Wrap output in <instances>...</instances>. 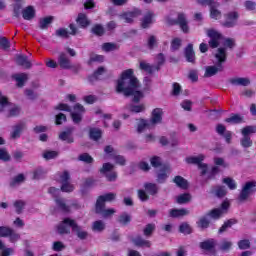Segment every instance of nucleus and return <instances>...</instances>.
Returning a JSON list of instances; mask_svg holds the SVG:
<instances>
[{"label":"nucleus","mask_w":256,"mask_h":256,"mask_svg":"<svg viewBox=\"0 0 256 256\" xmlns=\"http://www.w3.org/2000/svg\"><path fill=\"white\" fill-rule=\"evenodd\" d=\"M13 79L17 82V87H25V82L27 81L28 76L25 73L15 74L13 75Z\"/></svg>","instance_id":"nucleus-33"},{"label":"nucleus","mask_w":256,"mask_h":256,"mask_svg":"<svg viewBox=\"0 0 256 256\" xmlns=\"http://www.w3.org/2000/svg\"><path fill=\"white\" fill-rule=\"evenodd\" d=\"M58 155H59V152L48 150L43 153L42 157L46 159V161H51V159H55L56 157H58Z\"/></svg>","instance_id":"nucleus-49"},{"label":"nucleus","mask_w":256,"mask_h":256,"mask_svg":"<svg viewBox=\"0 0 256 256\" xmlns=\"http://www.w3.org/2000/svg\"><path fill=\"white\" fill-rule=\"evenodd\" d=\"M143 12L139 8H134L132 11H126L120 14V19H123L125 23H133L137 17H141Z\"/></svg>","instance_id":"nucleus-9"},{"label":"nucleus","mask_w":256,"mask_h":256,"mask_svg":"<svg viewBox=\"0 0 256 256\" xmlns=\"http://www.w3.org/2000/svg\"><path fill=\"white\" fill-rule=\"evenodd\" d=\"M0 161H4V163L11 161V155L5 148H0Z\"/></svg>","instance_id":"nucleus-56"},{"label":"nucleus","mask_w":256,"mask_h":256,"mask_svg":"<svg viewBox=\"0 0 256 256\" xmlns=\"http://www.w3.org/2000/svg\"><path fill=\"white\" fill-rule=\"evenodd\" d=\"M189 201H191V194L189 193L180 194L176 199L178 205H185L186 203H189Z\"/></svg>","instance_id":"nucleus-40"},{"label":"nucleus","mask_w":256,"mask_h":256,"mask_svg":"<svg viewBox=\"0 0 256 256\" xmlns=\"http://www.w3.org/2000/svg\"><path fill=\"white\" fill-rule=\"evenodd\" d=\"M238 221L235 218L228 219L223 223V225L219 228L218 233L221 235L225 233L228 229H231L233 225H237Z\"/></svg>","instance_id":"nucleus-20"},{"label":"nucleus","mask_w":256,"mask_h":256,"mask_svg":"<svg viewBox=\"0 0 256 256\" xmlns=\"http://www.w3.org/2000/svg\"><path fill=\"white\" fill-rule=\"evenodd\" d=\"M207 216L215 220L221 219V217H223V210L219 208H214L207 213Z\"/></svg>","instance_id":"nucleus-39"},{"label":"nucleus","mask_w":256,"mask_h":256,"mask_svg":"<svg viewBox=\"0 0 256 256\" xmlns=\"http://www.w3.org/2000/svg\"><path fill=\"white\" fill-rule=\"evenodd\" d=\"M181 48V38H174L171 41V51H179V49Z\"/></svg>","instance_id":"nucleus-61"},{"label":"nucleus","mask_w":256,"mask_h":256,"mask_svg":"<svg viewBox=\"0 0 256 256\" xmlns=\"http://www.w3.org/2000/svg\"><path fill=\"white\" fill-rule=\"evenodd\" d=\"M114 167L115 166L113 164L109 163V162L104 163L102 168L100 169V173L102 175H107V173L113 171Z\"/></svg>","instance_id":"nucleus-58"},{"label":"nucleus","mask_w":256,"mask_h":256,"mask_svg":"<svg viewBox=\"0 0 256 256\" xmlns=\"http://www.w3.org/2000/svg\"><path fill=\"white\" fill-rule=\"evenodd\" d=\"M78 160L82 161L83 163H87V165H91L95 160L92 158L89 153H82L78 156Z\"/></svg>","instance_id":"nucleus-46"},{"label":"nucleus","mask_w":256,"mask_h":256,"mask_svg":"<svg viewBox=\"0 0 256 256\" xmlns=\"http://www.w3.org/2000/svg\"><path fill=\"white\" fill-rule=\"evenodd\" d=\"M240 143L244 149H249V147L253 146V140H251V136H243L240 140Z\"/></svg>","instance_id":"nucleus-53"},{"label":"nucleus","mask_w":256,"mask_h":256,"mask_svg":"<svg viewBox=\"0 0 256 256\" xmlns=\"http://www.w3.org/2000/svg\"><path fill=\"white\" fill-rule=\"evenodd\" d=\"M197 227L199 229H209V225H211V221L207 219L205 216L200 217L199 221L196 222Z\"/></svg>","instance_id":"nucleus-41"},{"label":"nucleus","mask_w":256,"mask_h":256,"mask_svg":"<svg viewBox=\"0 0 256 256\" xmlns=\"http://www.w3.org/2000/svg\"><path fill=\"white\" fill-rule=\"evenodd\" d=\"M133 243L136 247H146L147 249H150L151 247V241L143 239L141 236H136L133 239Z\"/></svg>","instance_id":"nucleus-22"},{"label":"nucleus","mask_w":256,"mask_h":256,"mask_svg":"<svg viewBox=\"0 0 256 256\" xmlns=\"http://www.w3.org/2000/svg\"><path fill=\"white\" fill-rule=\"evenodd\" d=\"M231 247H233V242L223 240L222 243L220 244V251H230Z\"/></svg>","instance_id":"nucleus-63"},{"label":"nucleus","mask_w":256,"mask_h":256,"mask_svg":"<svg viewBox=\"0 0 256 256\" xmlns=\"http://www.w3.org/2000/svg\"><path fill=\"white\" fill-rule=\"evenodd\" d=\"M9 105V98H7V96H2V93L0 91V113H3V111H5V107Z\"/></svg>","instance_id":"nucleus-54"},{"label":"nucleus","mask_w":256,"mask_h":256,"mask_svg":"<svg viewBox=\"0 0 256 256\" xmlns=\"http://www.w3.org/2000/svg\"><path fill=\"white\" fill-rule=\"evenodd\" d=\"M25 201L23 200H16L14 202V207L16 209V213L17 215H21V213H23V209H25Z\"/></svg>","instance_id":"nucleus-50"},{"label":"nucleus","mask_w":256,"mask_h":256,"mask_svg":"<svg viewBox=\"0 0 256 256\" xmlns=\"http://www.w3.org/2000/svg\"><path fill=\"white\" fill-rule=\"evenodd\" d=\"M118 223L126 227V225L131 223V215H129L127 212L120 214L118 217Z\"/></svg>","instance_id":"nucleus-38"},{"label":"nucleus","mask_w":256,"mask_h":256,"mask_svg":"<svg viewBox=\"0 0 256 256\" xmlns=\"http://www.w3.org/2000/svg\"><path fill=\"white\" fill-rule=\"evenodd\" d=\"M64 223H68L69 227H71L73 233H76L77 237L82 241L87 239L89 233L87 231L81 230V226L75 222V220L71 218H64Z\"/></svg>","instance_id":"nucleus-4"},{"label":"nucleus","mask_w":256,"mask_h":256,"mask_svg":"<svg viewBox=\"0 0 256 256\" xmlns=\"http://www.w3.org/2000/svg\"><path fill=\"white\" fill-rule=\"evenodd\" d=\"M204 160L205 156L203 154H200L199 156H190L185 159L188 165H198V167L201 163H203Z\"/></svg>","instance_id":"nucleus-21"},{"label":"nucleus","mask_w":256,"mask_h":256,"mask_svg":"<svg viewBox=\"0 0 256 256\" xmlns=\"http://www.w3.org/2000/svg\"><path fill=\"white\" fill-rule=\"evenodd\" d=\"M184 53L188 63H195V50H193V44H188Z\"/></svg>","instance_id":"nucleus-19"},{"label":"nucleus","mask_w":256,"mask_h":256,"mask_svg":"<svg viewBox=\"0 0 256 256\" xmlns=\"http://www.w3.org/2000/svg\"><path fill=\"white\" fill-rule=\"evenodd\" d=\"M130 111L131 113H143L145 111V104L131 105Z\"/></svg>","instance_id":"nucleus-62"},{"label":"nucleus","mask_w":256,"mask_h":256,"mask_svg":"<svg viewBox=\"0 0 256 256\" xmlns=\"http://www.w3.org/2000/svg\"><path fill=\"white\" fill-rule=\"evenodd\" d=\"M58 64L61 67V69H71V60H69L65 52L60 53L58 57Z\"/></svg>","instance_id":"nucleus-16"},{"label":"nucleus","mask_w":256,"mask_h":256,"mask_svg":"<svg viewBox=\"0 0 256 256\" xmlns=\"http://www.w3.org/2000/svg\"><path fill=\"white\" fill-rule=\"evenodd\" d=\"M73 131H75V127H66L65 131L60 132L58 139H60V141H66L68 144L75 143V138H73Z\"/></svg>","instance_id":"nucleus-11"},{"label":"nucleus","mask_w":256,"mask_h":256,"mask_svg":"<svg viewBox=\"0 0 256 256\" xmlns=\"http://www.w3.org/2000/svg\"><path fill=\"white\" fill-rule=\"evenodd\" d=\"M223 69H224L223 65H219V64H216V66H208L206 67L204 77H214V75L221 73Z\"/></svg>","instance_id":"nucleus-15"},{"label":"nucleus","mask_w":256,"mask_h":256,"mask_svg":"<svg viewBox=\"0 0 256 256\" xmlns=\"http://www.w3.org/2000/svg\"><path fill=\"white\" fill-rule=\"evenodd\" d=\"M167 171H169V168L167 166H164L160 169V172L157 174V183L163 184L165 181H167V178L169 177L167 175Z\"/></svg>","instance_id":"nucleus-29"},{"label":"nucleus","mask_w":256,"mask_h":256,"mask_svg":"<svg viewBox=\"0 0 256 256\" xmlns=\"http://www.w3.org/2000/svg\"><path fill=\"white\" fill-rule=\"evenodd\" d=\"M185 215H189V210L185 208L181 209H171L170 210V217L177 218V217H185Z\"/></svg>","instance_id":"nucleus-32"},{"label":"nucleus","mask_w":256,"mask_h":256,"mask_svg":"<svg viewBox=\"0 0 256 256\" xmlns=\"http://www.w3.org/2000/svg\"><path fill=\"white\" fill-rule=\"evenodd\" d=\"M105 57L103 55L92 54L88 60V65H93V63H103Z\"/></svg>","instance_id":"nucleus-43"},{"label":"nucleus","mask_w":256,"mask_h":256,"mask_svg":"<svg viewBox=\"0 0 256 256\" xmlns=\"http://www.w3.org/2000/svg\"><path fill=\"white\" fill-rule=\"evenodd\" d=\"M170 25H179L181 31L189 33V24L187 22V16L183 12H179L177 19L170 20Z\"/></svg>","instance_id":"nucleus-7"},{"label":"nucleus","mask_w":256,"mask_h":256,"mask_svg":"<svg viewBox=\"0 0 256 256\" xmlns=\"http://www.w3.org/2000/svg\"><path fill=\"white\" fill-rule=\"evenodd\" d=\"M223 183H225L231 191L237 189V183H235V180H233V178H224Z\"/></svg>","instance_id":"nucleus-60"},{"label":"nucleus","mask_w":256,"mask_h":256,"mask_svg":"<svg viewBox=\"0 0 256 256\" xmlns=\"http://www.w3.org/2000/svg\"><path fill=\"white\" fill-rule=\"evenodd\" d=\"M56 205L59 209L63 211V213H69V206L63 201V198H56Z\"/></svg>","instance_id":"nucleus-47"},{"label":"nucleus","mask_w":256,"mask_h":256,"mask_svg":"<svg viewBox=\"0 0 256 256\" xmlns=\"http://www.w3.org/2000/svg\"><path fill=\"white\" fill-rule=\"evenodd\" d=\"M179 232L183 233V235H191L193 233V228L187 222H183L179 226Z\"/></svg>","instance_id":"nucleus-42"},{"label":"nucleus","mask_w":256,"mask_h":256,"mask_svg":"<svg viewBox=\"0 0 256 256\" xmlns=\"http://www.w3.org/2000/svg\"><path fill=\"white\" fill-rule=\"evenodd\" d=\"M91 33H93V35H96V37H103L105 35V27H103V25L101 24H95L91 28Z\"/></svg>","instance_id":"nucleus-36"},{"label":"nucleus","mask_w":256,"mask_h":256,"mask_svg":"<svg viewBox=\"0 0 256 256\" xmlns=\"http://www.w3.org/2000/svg\"><path fill=\"white\" fill-rule=\"evenodd\" d=\"M229 83H231V85H240L241 87H248V85H251V80H249V78H231L229 80Z\"/></svg>","instance_id":"nucleus-25"},{"label":"nucleus","mask_w":256,"mask_h":256,"mask_svg":"<svg viewBox=\"0 0 256 256\" xmlns=\"http://www.w3.org/2000/svg\"><path fill=\"white\" fill-rule=\"evenodd\" d=\"M17 64L24 69H31V62L27 59V56L20 55L16 59Z\"/></svg>","instance_id":"nucleus-35"},{"label":"nucleus","mask_w":256,"mask_h":256,"mask_svg":"<svg viewBox=\"0 0 256 256\" xmlns=\"http://www.w3.org/2000/svg\"><path fill=\"white\" fill-rule=\"evenodd\" d=\"M22 17L25 21H31L35 18V8L33 6H28L22 11Z\"/></svg>","instance_id":"nucleus-24"},{"label":"nucleus","mask_w":256,"mask_h":256,"mask_svg":"<svg viewBox=\"0 0 256 256\" xmlns=\"http://www.w3.org/2000/svg\"><path fill=\"white\" fill-rule=\"evenodd\" d=\"M155 19V12L148 10L141 20L142 29H149L153 25Z\"/></svg>","instance_id":"nucleus-12"},{"label":"nucleus","mask_w":256,"mask_h":256,"mask_svg":"<svg viewBox=\"0 0 256 256\" xmlns=\"http://www.w3.org/2000/svg\"><path fill=\"white\" fill-rule=\"evenodd\" d=\"M150 123L151 125H159L163 123V110L161 108H155L152 110Z\"/></svg>","instance_id":"nucleus-13"},{"label":"nucleus","mask_w":256,"mask_h":256,"mask_svg":"<svg viewBox=\"0 0 256 256\" xmlns=\"http://www.w3.org/2000/svg\"><path fill=\"white\" fill-rule=\"evenodd\" d=\"M76 23L80 29H87L91 26V19L85 13H79L76 17Z\"/></svg>","instance_id":"nucleus-14"},{"label":"nucleus","mask_w":256,"mask_h":256,"mask_svg":"<svg viewBox=\"0 0 256 256\" xmlns=\"http://www.w3.org/2000/svg\"><path fill=\"white\" fill-rule=\"evenodd\" d=\"M207 37L210 39L208 41L209 47H211V49H217L219 42L223 39V34L215 29H209L207 31Z\"/></svg>","instance_id":"nucleus-5"},{"label":"nucleus","mask_w":256,"mask_h":256,"mask_svg":"<svg viewBox=\"0 0 256 256\" xmlns=\"http://www.w3.org/2000/svg\"><path fill=\"white\" fill-rule=\"evenodd\" d=\"M210 17L215 20L220 19L221 17V11L215 8V5L210 8Z\"/></svg>","instance_id":"nucleus-64"},{"label":"nucleus","mask_w":256,"mask_h":256,"mask_svg":"<svg viewBox=\"0 0 256 256\" xmlns=\"http://www.w3.org/2000/svg\"><path fill=\"white\" fill-rule=\"evenodd\" d=\"M53 23V16H47L39 20V28L42 30L49 29V25Z\"/></svg>","instance_id":"nucleus-34"},{"label":"nucleus","mask_w":256,"mask_h":256,"mask_svg":"<svg viewBox=\"0 0 256 256\" xmlns=\"http://www.w3.org/2000/svg\"><path fill=\"white\" fill-rule=\"evenodd\" d=\"M105 199L102 196H98L95 204V213L101 215V212L105 209Z\"/></svg>","instance_id":"nucleus-31"},{"label":"nucleus","mask_w":256,"mask_h":256,"mask_svg":"<svg viewBox=\"0 0 256 256\" xmlns=\"http://www.w3.org/2000/svg\"><path fill=\"white\" fill-rule=\"evenodd\" d=\"M59 235H69L71 233V226L69 223H65V219L57 226Z\"/></svg>","instance_id":"nucleus-27"},{"label":"nucleus","mask_w":256,"mask_h":256,"mask_svg":"<svg viewBox=\"0 0 256 256\" xmlns=\"http://www.w3.org/2000/svg\"><path fill=\"white\" fill-rule=\"evenodd\" d=\"M200 249L203 251H209V253L216 255L215 247H217V240L209 238L199 244Z\"/></svg>","instance_id":"nucleus-10"},{"label":"nucleus","mask_w":256,"mask_h":256,"mask_svg":"<svg viewBox=\"0 0 256 256\" xmlns=\"http://www.w3.org/2000/svg\"><path fill=\"white\" fill-rule=\"evenodd\" d=\"M139 79L135 77L133 69L124 70L117 80L116 93H122L124 97L133 96V103H139L143 99V92L137 90Z\"/></svg>","instance_id":"nucleus-1"},{"label":"nucleus","mask_w":256,"mask_h":256,"mask_svg":"<svg viewBox=\"0 0 256 256\" xmlns=\"http://www.w3.org/2000/svg\"><path fill=\"white\" fill-rule=\"evenodd\" d=\"M241 133L243 137H249V135L256 133V126H245L242 130Z\"/></svg>","instance_id":"nucleus-55"},{"label":"nucleus","mask_w":256,"mask_h":256,"mask_svg":"<svg viewBox=\"0 0 256 256\" xmlns=\"http://www.w3.org/2000/svg\"><path fill=\"white\" fill-rule=\"evenodd\" d=\"M255 187H256L255 181L246 182L238 196V201H241V202L247 201L249 199V195H251L253 191H255Z\"/></svg>","instance_id":"nucleus-6"},{"label":"nucleus","mask_w":256,"mask_h":256,"mask_svg":"<svg viewBox=\"0 0 256 256\" xmlns=\"http://www.w3.org/2000/svg\"><path fill=\"white\" fill-rule=\"evenodd\" d=\"M103 51H106V53H109L111 51H117L119 49V45L111 42H106L102 45Z\"/></svg>","instance_id":"nucleus-44"},{"label":"nucleus","mask_w":256,"mask_h":256,"mask_svg":"<svg viewBox=\"0 0 256 256\" xmlns=\"http://www.w3.org/2000/svg\"><path fill=\"white\" fill-rule=\"evenodd\" d=\"M147 47L150 50L155 49L157 47V37L155 35H150L147 40Z\"/></svg>","instance_id":"nucleus-57"},{"label":"nucleus","mask_w":256,"mask_h":256,"mask_svg":"<svg viewBox=\"0 0 256 256\" xmlns=\"http://www.w3.org/2000/svg\"><path fill=\"white\" fill-rule=\"evenodd\" d=\"M217 65H223L227 61V50L225 48H218V53L215 54Z\"/></svg>","instance_id":"nucleus-23"},{"label":"nucleus","mask_w":256,"mask_h":256,"mask_svg":"<svg viewBox=\"0 0 256 256\" xmlns=\"http://www.w3.org/2000/svg\"><path fill=\"white\" fill-rule=\"evenodd\" d=\"M225 21L222 23V27H226L227 29H231L237 25V21H239V12L232 11L228 12L224 15Z\"/></svg>","instance_id":"nucleus-8"},{"label":"nucleus","mask_w":256,"mask_h":256,"mask_svg":"<svg viewBox=\"0 0 256 256\" xmlns=\"http://www.w3.org/2000/svg\"><path fill=\"white\" fill-rule=\"evenodd\" d=\"M173 183H175L176 187H179V189H189V182L187 179L183 178V176H175L173 178Z\"/></svg>","instance_id":"nucleus-18"},{"label":"nucleus","mask_w":256,"mask_h":256,"mask_svg":"<svg viewBox=\"0 0 256 256\" xmlns=\"http://www.w3.org/2000/svg\"><path fill=\"white\" fill-rule=\"evenodd\" d=\"M27 127V125L25 124V122H20L18 124H16L13 127V131L11 133V138L12 139H19V137H21V133H23V130Z\"/></svg>","instance_id":"nucleus-17"},{"label":"nucleus","mask_w":256,"mask_h":256,"mask_svg":"<svg viewBox=\"0 0 256 256\" xmlns=\"http://www.w3.org/2000/svg\"><path fill=\"white\" fill-rule=\"evenodd\" d=\"M103 137V131L99 128H90L89 129V138L92 141H99Z\"/></svg>","instance_id":"nucleus-26"},{"label":"nucleus","mask_w":256,"mask_h":256,"mask_svg":"<svg viewBox=\"0 0 256 256\" xmlns=\"http://www.w3.org/2000/svg\"><path fill=\"white\" fill-rule=\"evenodd\" d=\"M156 226L153 223H148L143 229V235L146 238L152 237L155 233Z\"/></svg>","instance_id":"nucleus-37"},{"label":"nucleus","mask_w":256,"mask_h":256,"mask_svg":"<svg viewBox=\"0 0 256 256\" xmlns=\"http://www.w3.org/2000/svg\"><path fill=\"white\" fill-rule=\"evenodd\" d=\"M103 73H105V67L103 66L98 67L97 70H95L92 75L88 76V81L90 83H93L94 81H98L99 76L103 75Z\"/></svg>","instance_id":"nucleus-30"},{"label":"nucleus","mask_w":256,"mask_h":256,"mask_svg":"<svg viewBox=\"0 0 256 256\" xmlns=\"http://www.w3.org/2000/svg\"><path fill=\"white\" fill-rule=\"evenodd\" d=\"M92 231H97L101 233V231H105V223L101 220H97L92 225Z\"/></svg>","instance_id":"nucleus-48"},{"label":"nucleus","mask_w":256,"mask_h":256,"mask_svg":"<svg viewBox=\"0 0 256 256\" xmlns=\"http://www.w3.org/2000/svg\"><path fill=\"white\" fill-rule=\"evenodd\" d=\"M162 65H165V55L163 53H159L157 55V64L155 66L147 62H140L139 69H141V71H145L149 75H153V71H161Z\"/></svg>","instance_id":"nucleus-2"},{"label":"nucleus","mask_w":256,"mask_h":256,"mask_svg":"<svg viewBox=\"0 0 256 256\" xmlns=\"http://www.w3.org/2000/svg\"><path fill=\"white\" fill-rule=\"evenodd\" d=\"M23 182H25V174H18L10 181V187H15Z\"/></svg>","instance_id":"nucleus-45"},{"label":"nucleus","mask_w":256,"mask_h":256,"mask_svg":"<svg viewBox=\"0 0 256 256\" xmlns=\"http://www.w3.org/2000/svg\"><path fill=\"white\" fill-rule=\"evenodd\" d=\"M243 118L239 114H232L231 117L225 119V123H242Z\"/></svg>","instance_id":"nucleus-51"},{"label":"nucleus","mask_w":256,"mask_h":256,"mask_svg":"<svg viewBox=\"0 0 256 256\" xmlns=\"http://www.w3.org/2000/svg\"><path fill=\"white\" fill-rule=\"evenodd\" d=\"M0 49L7 51V49H11V42L7 37L0 36Z\"/></svg>","instance_id":"nucleus-52"},{"label":"nucleus","mask_w":256,"mask_h":256,"mask_svg":"<svg viewBox=\"0 0 256 256\" xmlns=\"http://www.w3.org/2000/svg\"><path fill=\"white\" fill-rule=\"evenodd\" d=\"M144 189L145 191H147L149 195H152V196L157 195L159 193V187L155 183H151V182L145 183Z\"/></svg>","instance_id":"nucleus-28"},{"label":"nucleus","mask_w":256,"mask_h":256,"mask_svg":"<svg viewBox=\"0 0 256 256\" xmlns=\"http://www.w3.org/2000/svg\"><path fill=\"white\" fill-rule=\"evenodd\" d=\"M63 123H67V115L58 113L55 116V125H63Z\"/></svg>","instance_id":"nucleus-59"},{"label":"nucleus","mask_w":256,"mask_h":256,"mask_svg":"<svg viewBox=\"0 0 256 256\" xmlns=\"http://www.w3.org/2000/svg\"><path fill=\"white\" fill-rule=\"evenodd\" d=\"M69 181H71V175L69 174V171L65 170L60 175V183H61L60 189L62 193H73V191H75V186L69 183Z\"/></svg>","instance_id":"nucleus-3"}]
</instances>
